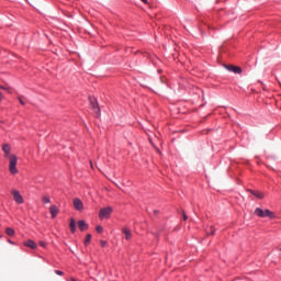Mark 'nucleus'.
I'll list each match as a JSON object with an SVG mask.
<instances>
[{"instance_id":"obj_1","label":"nucleus","mask_w":281,"mask_h":281,"mask_svg":"<svg viewBox=\"0 0 281 281\" xmlns=\"http://www.w3.org/2000/svg\"><path fill=\"white\" fill-rule=\"evenodd\" d=\"M16 164H19V158L16 155L9 156V172L11 175H19V169L16 168Z\"/></svg>"},{"instance_id":"obj_2","label":"nucleus","mask_w":281,"mask_h":281,"mask_svg":"<svg viewBox=\"0 0 281 281\" xmlns=\"http://www.w3.org/2000/svg\"><path fill=\"white\" fill-rule=\"evenodd\" d=\"M256 216H259V218H276V214L269 210H262L260 207H257L255 210Z\"/></svg>"},{"instance_id":"obj_3","label":"nucleus","mask_w":281,"mask_h":281,"mask_svg":"<svg viewBox=\"0 0 281 281\" xmlns=\"http://www.w3.org/2000/svg\"><path fill=\"white\" fill-rule=\"evenodd\" d=\"M112 212H113V207H111V206L103 207L99 212V217L101 218V221H103V218H109L111 216Z\"/></svg>"},{"instance_id":"obj_4","label":"nucleus","mask_w":281,"mask_h":281,"mask_svg":"<svg viewBox=\"0 0 281 281\" xmlns=\"http://www.w3.org/2000/svg\"><path fill=\"white\" fill-rule=\"evenodd\" d=\"M89 102L95 113V117H100V105L98 104V99L90 97Z\"/></svg>"},{"instance_id":"obj_5","label":"nucleus","mask_w":281,"mask_h":281,"mask_svg":"<svg viewBox=\"0 0 281 281\" xmlns=\"http://www.w3.org/2000/svg\"><path fill=\"white\" fill-rule=\"evenodd\" d=\"M11 194H12L15 203H19V205L24 203L23 195H21V192H19V190H12Z\"/></svg>"},{"instance_id":"obj_6","label":"nucleus","mask_w":281,"mask_h":281,"mask_svg":"<svg viewBox=\"0 0 281 281\" xmlns=\"http://www.w3.org/2000/svg\"><path fill=\"white\" fill-rule=\"evenodd\" d=\"M72 204L75 210H77V212H82V210H85V204L82 203L81 199L75 198L72 200Z\"/></svg>"},{"instance_id":"obj_7","label":"nucleus","mask_w":281,"mask_h":281,"mask_svg":"<svg viewBox=\"0 0 281 281\" xmlns=\"http://www.w3.org/2000/svg\"><path fill=\"white\" fill-rule=\"evenodd\" d=\"M227 71H232L233 74H243V68L234 65H226L225 66Z\"/></svg>"},{"instance_id":"obj_8","label":"nucleus","mask_w":281,"mask_h":281,"mask_svg":"<svg viewBox=\"0 0 281 281\" xmlns=\"http://www.w3.org/2000/svg\"><path fill=\"white\" fill-rule=\"evenodd\" d=\"M78 227L81 232H87V229H89V224H87L85 220H80L78 221Z\"/></svg>"},{"instance_id":"obj_9","label":"nucleus","mask_w":281,"mask_h":281,"mask_svg":"<svg viewBox=\"0 0 281 281\" xmlns=\"http://www.w3.org/2000/svg\"><path fill=\"white\" fill-rule=\"evenodd\" d=\"M122 232L125 236V240H131V238H133V233H131V229H128V227H123Z\"/></svg>"},{"instance_id":"obj_10","label":"nucleus","mask_w":281,"mask_h":281,"mask_svg":"<svg viewBox=\"0 0 281 281\" xmlns=\"http://www.w3.org/2000/svg\"><path fill=\"white\" fill-rule=\"evenodd\" d=\"M49 212L52 214V218H56V216H58V212H60V210L58 209V206L52 205L49 209Z\"/></svg>"},{"instance_id":"obj_11","label":"nucleus","mask_w":281,"mask_h":281,"mask_svg":"<svg viewBox=\"0 0 281 281\" xmlns=\"http://www.w3.org/2000/svg\"><path fill=\"white\" fill-rule=\"evenodd\" d=\"M248 192H250V194H252L254 196H256L257 199H265V194L260 193L259 191H254L251 189H248Z\"/></svg>"},{"instance_id":"obj_12","label":"nucleus","mask_w":281,"mask_h":281,"mask_svg":"<svg viewBox=\"0 0 281 281\" xmlns=\"http://www.w3.org/2000/svg\"><path fill=\"white\" fill-rule=\"evenodd\" d=\"M24 246L30 247V249H36V247H37L36 243H34V240H32V239L26 240L24 243Z\"/></svg>"},{"instance_id":"obj_13","label":"nucleus","mask_w":281,"mask_h":281,"mask_svg":"<svg viewBox=\"0 0 281 281\" xmlns=\"http://www.w3.org/2000/svg\"><path fill=\"white\" fill-rule=\"evenodd\" d=\"M69 227H70V232L72 234H76V220H74V218L70 220Z\"/></svg>"},{"instance_id":"obj_14","label":"nucleus","mask_w":281,"mask_h":281,"mask_svg":"<svg viewBox=\"0 0 281 281\" xmlns=\"http://www.w3.org/2000/svg\"><path fill=\"white\" fill-rule=\"evenodd\" d=\"M0 89H2L3 91H8V93H12V88H10V86L8 85H0Z\"/></svg>"},{"instance_id":"obj_15","label":"nucleus","mask_w":281,"mask_h":281,"mask_svg":"<svg viewBox=\"0 0 281 281\" xmlns=\"http://www.w3.org/2000/svg\"><path fill=\"white\" fill-rule=\"evenodd\" d=\"M2 150H3V153H10V150H11L10 144H3Z\"/></svg>"},{"instance_id":"obj_16","label":"nucleus","mask_w":281,"mask_h":281,"mask_svg":"<svg viewBox=\"0 0 281 281\" xmlns=\"http://www.w3.org/2000/svg\"><path fill=\"white\" fill-rule=\"evenodd\" d=\"M50 202H52V200L49 199L48 195H43L42 196V203H50Z\"/></svg>"},{"instance_id":"obj_17","label":"nucleus","mask_w":281,"mask_h":281,"mask_svg":"<svg viewBox=\"0 0 281 281\" xmlns=\"http://www.w3.org/2000/svg\"><path fill=\"white\" fill-rule=\"evenodd\" d=\"M5 234H7L8 236H12V235L14 234V228L8 227V228L5 229Z\"/></svg>"},{"instance_id":"obj_18","label":"nucleus","mask_w":281,"mask_h":281,"mask_svg":"<svg viewBox=\"0 0 281 281\" xmlns=\"http://www.w3.org/2000/svg\"><path fill=\"white\" fill-rule=\"evenodd\" d=\"M89 243H91V234H88L85 238V245H89Z\"/></svg>"},{"instance_id":"obj_19","label":"nucleus","mask_w":281,"mask_h":281,"mask_svg":"<svg viewBox=\"0 0 281 281\" xmlns=\"http://www.w3.org/2000/svg\"><path fill=\"white\" fill-rule=\"evenodd\" d=\"M216 234V228L214 226H211V232L207 233L209 236H214Z\"/></svg>"},{"instance_id":"obj_20","label":"nucleus","mask_w":281,"mask_h":281,"mask_svg":"<svg viewBox=\"0 0 281 281\" xmlns=\"http://www.w3.org/2000/svg\"><path fill=\"white\" fill-rule=\"evenodd\" d=\"M18 100L22 106H25V101H23V97H18Z\"/></svg>"},{"instance_id":"obj_21","label":"nucleus","mask_w":281,"mask_h":281,"mask_svg":"<svg viewBox=\"0 0 281 281\" xmlns=\"http://www.w3.org/2000/svg\"><path fill=\"white\" fill-rule=\"evenodd\" d=\"M95 231L98 232V234H102L103 228H102V226H97V227H95Z\"/></svg>"},{"instance_id":"obj_22","label":"nucleus","mask_w":281,"mask_h":281,"mask_svg":"<svg viewBox=\"0 0 281 281\" xmlns=\"http://www.w3.org/2000/svg\"><path fill=\"white\" fill-rule=\"evenodd\" d=\"M55 273H56L57 276H65V272H64V271H60V270H55Z\"/></svg>"},{"instance_id":"obj_23","label":"nucleus","mask_w":281,"mask_h":281,"mask_svg":"<svg viewBox=\"0 0 281 281\" xmlns=\"http://www.w3.org/2000/svg\"><path fill=\"white\" fill-rule=\"evenodd\" d=\"M182 216H183V221H188V215L186 214L184 211H182Z\"/></svg>"},{"instance_id":"obj_24","label":"nucleus","mask_w":281,"mask_h":281,"mask_svg":"<svg viewBox=\"0 0 281 281\" xmlns=\"http://www.w3.org/2000/svg\"><path fill=\"white\" fill-rule=\"evenodd\" d=\"M40 247H47V244L45 241H40Z\"/></svg>"},{"instance_id":"obj_25","label":"nucleus","mask_w":281,"mask_h":281,"mask_svg":"<svg viewBox=\"0 0 281 281\" xmlns=\"http://www.w3.org/2000/svg\"><path fill=\"white\" fill-rule=\"evenodd\" d=\"M100 245H101V247H105L106 246V241L100 240Z\"/></svg>"},{"instance_id":"obj_26","label":"nucleus","mask_w":281,"mask_h":281,"mask_svg":"<svg viewBox=\"0 0 281 281\" xmlns=\"http://www.w3.org/2000/svg\"><path fill=\"white\" fill-rule=\"evenodd\" d=\"M10 155H12V154H10V153H4V157H5L7 159H10Z\"/></svg>"},{"instance_id":"obj_27","label":"nucleus","mask_w":281,"mask_h":281,"mask_svg":"<svg viewBox=\"0 0 281 281\" xmlns=\"http://www.w3.org/2000/svg\"><path fill=\"white\" fill-rule=\"evenodd\" d=\"M140 1H143V3H148V0H140Z\"/></svg>"},{"instance_id":"obj_28","label":"nucleus","mask_w":281,"mask_h":281,"mask_svg":"<svg viewBox=\"0 0 281 281\" xmlns=\"http://www.w3.org/2000/svg\"><path fill=\"white\" fill-rule=\"evenodd\" d=\"M0 100H3V94H1V92H0Z\"/></svg>"},{"instance_id":"obj_29","label":"nucleus","mask_w":281,"mask_h":281,"mask_svg":"<svg viewBox=\"0 0 281 281\" xmlns=\"http://www.w3.org/2000/svg\"><path fill=\"white\" fill-rule=\"evenodd\" d=\"M71 281H76V279L71 278Z\"/></svg>"}]
</instances>
